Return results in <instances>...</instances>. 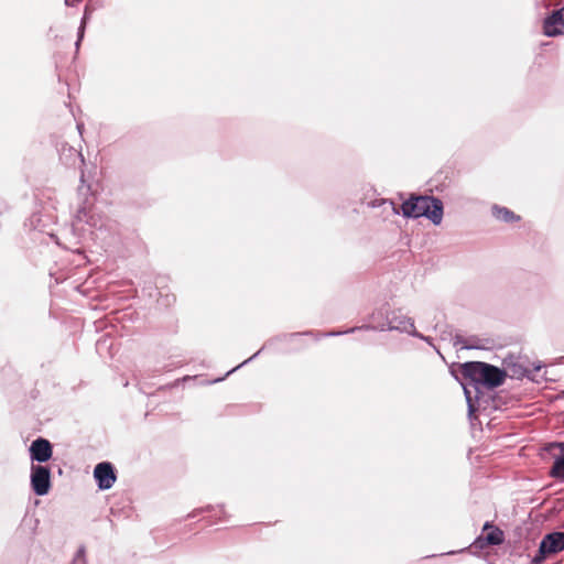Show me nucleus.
I'll return each mask as SVG.
<instances>
[{"mask_svg":"<svg viewBox=\"0 0 564 564\" xmlns=\"http://www.w3.org/2000/svg\"><path fill=\"white\" fill-rule=\"evenodd\" d=\"M550 475L554 478H564V452L555 457Z\"/></svg>","mask_w":564,"mask_h":564,"instance_id":"13","label":"nucleus"},{"mask_svg":"<svg viewBox=\"0 0 564 564\" xmlns=\"http://www.w3.org/2000/svg\"><path fill=\"white\" fill-rule=\"evenodd\" d=\"M78 197L80 199L78 209L75 214V218L77 221H86L89 223L88 214L90 207L94 205V195L91 193L90 186L85 184L84 173L80 176V185L78 187Z\"/></svg>","mask_w":564,"mask_h":564,"instance_id":"6","label":"nucleus"},{"mask_svg":"<svg viewBox=\"0 0 564 564\" xmlns=\"http://www.w3.org/2000/svg\"><path fill=\"white\" fill-rule=\"evenodd\" d=\"M470 546L474 549H477V550H482L490 545L486 543L484 534H480L479 536H477L475 539V541L473 542V544Z\"/></svg>","mask_w":564,"mask_h":564,"instance_id":"17","label":"nucleus"},{"mask_svg":"<svg viewBox=\"0 0 564 564\" xmlns=\"http://www.w3.org/2000/svg\"><path fill=\"white\" fill-rule=\"evenodd\" d=\"M72 564H87L86 547L80 545L72 561Z\"/></svg>","mask_w":564,"mask_h":564,"instance_id":"16","label":"nucleus"},{"mask_svg":"<svg viewBox=\"0 0 564 564\" xmlns=\"http://www.w3.org/2000/svg\"><path fill=\"white\" fill-rule=\"evenodd\" d=\"M460 372L465 379L462 386L470 415L477 411L474 400L480 399L482 389H496L503 384L507 377L505 369L484 361H467L462 365Z\"/></svg>","mask_w":564,"mask_h":564,"instance_id":"1","label":"nucleus"},{"mask_svg":"<svg viewBox=\"0 0 564 564\" xmlns=\"http://www.w3.org/2000/svg\"><path fill=\"white\" fill-rule=\"evenodd\" d=\"M482 531H488L486 534H484V538L486 543L490 546L500 545L505 542L503 531L491 522H485Z\"/></svg>","mask_w":564,"mask_h":564,"instance_id":"11","label":"nucleus"},{"mask_svg":"<svg viewBox=\"0 0 564 564\" xmlns=\"http://www.w3.org/2000/svg\"><path fill=\"white\" fill-rule=\"evenodd\" d=\"M30 458L32 462H37L40 465L46 463L52 458L53 446L51 442L44 437H37L29 447Z\"/></svg>","mask_w":564,"mask_h":564,"instance_id":"9","label":"nucleus"},{"mask_svg":"<svg viewBox=\"0 0 564 564\" xmlns=\"http://www.w3.org/2000/svg\"><path fill=\"white\" fill-rule=\"evenodd\" d=\"M31 488L37 496H45L51 489V469L47 466L32 464Z\"/></svg>","mask_w":564,"mask_h":564,"instance_id":"5","label":"nucleus"},{"mask_svg":"<svg viewBox=\"0 0 564 564\" xmlns=\"http://www.w3.org/2000/svg\"><path fill=\"white\" fill-rule=\"evenodd\" d=\"M89 17H90V12H89L88 8H86L85 11H84L82 21H80V25L78 28V32H77V41L75 43L76 51H78L80 42L84 39L86 24H87V22L89 20Z\"/></svg>","mask_w":564,"mask_h":564,"instance_id":"14","label":"nucleus"},{"mask_svg":"<svg viewBox=\"0 0 564 564\" xmlns=\"http://www.w3.org/2000/svg\"><path fill=\"white\" fill-rule=\"evenodd\" d=\"M94 477L97 481V486L100 490L110 489L117 479L115 468L111 463L102 462L95 466Z\"/></svg>","mask_w":564,"mask_h":564,"instance_id":"8","label":"nucleus"},{"mask_svg":"<svg viewBox=\"0 0 564 564\" xmlns=\"http://www.w3.org/2000/svg\"><path fill=\"white\" fill-rule=\"evenodd\" d=\"M454 347H460V349H486L487 340L479 338L478 336H469L465 338L459 334H455L452 338Z\"/></svg>","mask_w":564,"mask_h":564,"instance_id":"10","label":"nucleus"},{"mask_svg":"<svg viewBox=\"0 0 564 564\" xmlns=\"http://www.w3.org/2000/svg\"><path fill=\"white\" fill-rule=\"evenodd\" d=\"M371 330H398L401 333H406L413 337H421V333L415 329L413 319L397 313H393L391 317H388L387 323H383L377 327L373 326Z\"/></svg>","mask_w":564,"mask_h":564,"instance_id":"4","label":"nucleus"},{"mask_svg":"<svg viewBox=\"0 0 564 564\" xmlns=\"http://www.w3.org/2000/svg\"><path fill=\"white\" fill-rule=\"evenodd\" d=\"M297 335H313L312 332H305V333H296V334H293L292 336H297Z\"/></svg>","mask_w":564,"mask_h":564,"instance_id":"23","label":"nucleus"},{"mask_svg":"<svg viewBox=\"0 0 564 564\" xmlns=\"http://www.w3.org/2000/svg\"><path fill=\"white\" fill-rule=\"evenodd\" d=\"M83 0H65V4L67 7H75L77 6L78 3H80Z\"/></svg>","mask_w":564,"mask_h":564,"instance_id":"20","label":"nucleus"},{"mask_svg":"<svg viewBox=\"0 0 564 564\" xmlns=\"http://www.w3.org/2000/svg\"><path fill=\"white\" fill-rule=\"evenodd\" d=\"M564 550V532L554 531L545 534L539 545V550L534 555L532 563L540 564L549 555L560 553Z\"/></svg>","mask_w":564,"mask_h":564,"instance_id":"3","label":"nucleus"},{"mask_svg":"<svg viewBox=\"0 0 564 564\" xmlns=\"http://www.w3.org/2000/svg\"><path fill=\"white\" fill-rule=\"evenodd\" d=\"M420 339L426 341V343H431V338L427 337V336H424L423 334H421V337H419Z\"/></svg>","mask_w":564,"mask_h":564,"instance_id":"22","label":"nucleus"},{"mask_svg":"<svg viewBox=\"0 0 564 564\" xmlns=\"http://www.w3.org/2000/svg\"><path fill=\"white\" fill-rule=\"evenodd\" d=\"M372 328H373L372 325H364L360 327L356 326V327L348 328L346 330H332V332L323 333V334H321V336L322 337H334V336H340L344 334H351L359 329H372Z\"/></svg>","mask_w":564,"mask_h":564,"instance_id":"15","label":"nucleus"},{"mask_svg":"<svg viewBox=\"0 0 564 564\" xmlns=\"http://www.w3.org/2000/svg\"><path fill=\"white\" fill-rule=\"evenodd\" d=\"M264 347H262L261 349H259L254 355H252L250 358L246 359L245 361H242L240 365H238L237 367L232 368L231 370H229L227 372V375H230L235 370H237L238 368L242 367L243 365L248 364L249 361H251L252 359H254L262 350H263Z\"/></svg>","mask_w":564,"mask_h":564,"instance_id":"18","label":"nucleus"},{"mask_svg":"<svg viewBox=\"0 0 564 564\" xmlns=\"http://www.w3.org/2000/svg\"><path fill=\"white\" fill-rule=\"evenodd\" d=\"M212 509H213V507L207 506V507H206V509H198V510H195V513H194V514H192L191 517H195V516H196V513H200V512H202V511H204V510L209 511V510H212Z\"/></svg>","mask_w":564,"mask_h":564,"instance_id":"21","label":"nucleus"},{"mask_svg":"<svg viewBox=\"0 0 564 564\" xmlns=\"http://www.w3.org/2000/svg\"><path fill=\"white\" fill-rule=\"evenodd\" d=\"M401 214L405 218H427L433 225L438 226L443 220L444 205L435 196L411 195L401 205Z\"/></svg>","mask_w":564,"mask_h":564,"instance_id":"2","label":"nucleus"},{"mask_svg":"<svg viewBox=\"0 0 564 564\" xmlns=\"http://www.w3.org/2000/svg\"><path fill=\"white\" fill-rule=\"evenodd\" d=\"M525 373H527L525 369L519 368V369L513 370L512 376L513 377H523V376H525Z\"/></svg>","mask_w":564,"mask_h":564,"instance_id":"19","label":"nucleus"},{"mask_svg":"<svg viewBox=\"0 0 564 564\" xmlns=\"http://www.w3.org/2000/svg\"><path fill=\"white\" fill-rule=\"evenodd\" d=\"M543 34L555 37L564 34V6L554 9L543 20Z\"/></svg>","mask_w":564,"mask_h":564,"instance_id":"7","label":"nucleus"},{"mask_svg":"<svg viewBox=\"0 0 564 564\" xmlns=\"http://www.w3.org/2000/svg\"><path fill=\"white\" fill-rule=\"evenodd\" d=\"M492 215L496 219L503 221V223H513L520 219L518 215H516L512 210H510L507 207H501L498 205H494L492 208Z\"/></svg>","mask_w":564,"mask_h":564,"instance_id":"12","label":"nucleus"}]
</instances>
